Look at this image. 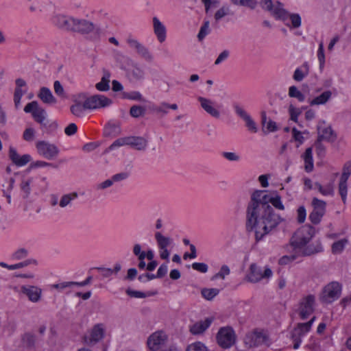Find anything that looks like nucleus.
Masks as SVG:
<instances>
[{
  "label": "nucleus",
  "mask_w": 351,
  "mask_h": 351,
  "mask_svg": "<svg viewBox=\"0 0 351 351\" xmlns=\"http://www.w3.org/2000/svg\"><path fill=\"white\" fill-rule=\"evenodd\" d=\"M265 192L255 191L252 194L246 211V228L248 231L254 230L256 241L261 240L283 220L269 205L271 204L276 208L283 210L285 206L280 197L278 195L272 197Z\"/></svg>",
  "instance_id": "1"
},
{
  "label": "nucleus",
  "mask_w": 351,
  "mask_h": 351,
  "mask_svg": "<svg viewBox=\"0 0 351 351\" xmlns=\"http://www.w3.org/2000/svg\"><path fill=\"white\" fill-rule=\"evenodd\" d=\"M315 234V229L309 225H305L299 228L290 239V245L293 252L302 256H308L323 251L320 243L306 245Z\"/></svg>",
  "instance_id": "2"
},
{
  "label": "nucleus",
  "mask_w": 351,
  "mask_h": 351,
  "mask_svg": "<svg viewBox=\"0 0 351 351\" xmlns=\"http://www.w3.org/2000/svg\"><path fill=\"white\" fill-rule=\"evenodd\" d=\"M273 274L271 269L266 266L263 270L256 263L250 265L249 273L247 274L245 279L250 282L256 283L263 279H268Z\"/></svg>",
  "instance_id": "3"
},
{
  "label": "nucleus",
  "mask_w": 351,
  "mask_h": 351,
  "mask_svg": "<svg viewBox=\"0 0 351 351\" xmlns=\"http://www.w3.org/2000/svg\"><path fill=\"white\" fill-rule=\"evenodd\" d=\"M217 341L220 347L227 349L233 346L236 341V335L232 327H223L217 334Z\"/></svg>",
  "instance_id": "4"
},
{
  "label": "nucleus",
  "mask_w": 351,
  "mask_h": 351,
  "mask_svg": "<svg viewBox=\"0 0 351 351\" xmlns=\"http://www.w3.org/2000/svg\"><path fill=\"white\" fill-rule=\"evenodd\" d=\"M261 7L269 12L275 18L283 21L288 17V12L282 8V4L277 1L274 5L272 0H261Z\"/></svg>",
  "instance_id": "5"
},
{
  "label": "nucleus",
  "mask_w": 351,
  "mask_h": 351,
  "mask_svg": "<svg viewBox=\"0 0 351 351\" xmlns=\"http://www.w3.org/2000/svg\"><path fill=\"white\" fill-rule=\"evenodd\" d=\"M341 291V285L337 282H332L324 287L320 299L323 302L331 303L340 297Z\"/></svg>",
  "instance_id": "6"
},
{
  "label": "nucleus",
  "mask_w": 351,
  "mask_h": 351,
  "mask_svg": "<svg viewBox=\"0 0 351 351\" xmlns=\"http://www.w3.org/2000/svg\"><path fill=\"white\" fill-rule=\"evenodd\" d=\"M112 104V100L103 95H95L84 99V106L88 110L105 108Z\"/></svg>",
  "instance_id": "7"
},
{
  "label": "nucleus",
  "mask_w": 351,
  "mask_h": 351,
  "mask_svg": "<svg viewBox=\"0 0 351 351\" xmlns=\"http://www.w3.org/2000/svg\"><path fill=\"white\" fill-rule=\"evenodd\" d=\"M315 298L313 295L304 297L300 302L298 314L303 320L307 319L314 311Z\"/></svg>",
  "instance_id": "8"
},
{
  "label": "nucleus",
  "mask_w": 351,
  "mask_h": 351,
  "mask_svg": "<svg viewBox=\"0 0 351 351\" xmlns=\"http://www.w3.org/2000/svg\"><path fill=\"white\" fill-rule=\"evenodd\" d=\"M36 147L38 153L48 160L55 158L59 154V149L56 145L45 141L37 142Z\"/></svg>",
  "instance_id": "9"
},
{
  "label": "nucleus",
  "mask_w": 351,
  "mask_h": 351,
  "mask_svg": "<svg viewBox=\"0 0 351 351\" xmlns=\"http://www.w3.org/2000/svg\"><path fill=\"white\" fill-rule=\"evenodd\" d=\"M326 203L324 201L320 200L317 197L313 199L312 206L313 210L309 215V219L313 223L317 224L320 222L326 212Z\"/></svg>",
  "instance_id": "10"
},
{
  "label": "nucleus",
  "mask_w": 351,
  "mask_h": 351,
  "mask_svg": "<svg viewBox=\"0 0 351 351\" xmlns=\"http://www.w3.org/2000/svg\"><path fill=\"white\" fill-rule=\"evenodd\" d=\"M24 111L26 113H32L34 120L42 125H45L44 121L45 119V110L39 107L38 103L36 101H33L28 103L24 108Z\"/></svg>",
  "instance_id": "11"
},
{
  "label": "nucleus",
  "mask_w": 351,
  "mask_h": 351,
  "mask_svg": "<svg viewBox=\"0 0 351 351\" xmlns=\"http://www.w3.org/2000/svg\"><path fill=\"white\" fill-rule=\"evenodd\" d=\"M167 340V336L162 331H157L148 337L147 344L151 350L156 351L165 344Z\"/></svg>",
  "instance_id": "12"
},
{
  "label": "nucleus",
  "mask_w": 351,
  "mask_h": 351,
  "mask_svg": "<svg viewBox=\"0 0 351 351\" xmlns=\"http://www.w3.org/2000/svg\"><path fill=\"white\" fill-rule=\"evenodd\" d=\"M266 337L261 331L254 330L247 333L244 337V343L247 348L258 346L265 341Z\"/></svg>",
  "instance_id": "13"
},
{
  "label": "nucleus",
  "mask_w": 351,
  "mask_h": 351,
  "mask_svg": "<svg viewBox=\"0 0 351 351\" xmlns=\"http://www.w3.org/2000/svg\"><path fill=\"white\" fill-rule=\"evenodd\" d=\"M104 325L103 324H97L91 329L90 337L86 338L85 341L88 344H95L104 338Z\"/></svg>",
  "instance_id": "14"
},
{
  "label": "nucleus",
  "mask_w": 351,
  "mask_h": 351,
  "mask_svg": "<svg viewBox=\"0 0 351 351\" xmlns=\"http://www.w3.org/2000/svg\"><path fill=\"white\" fill-rule=\"evenodd\" d=\"M95 28V25L92 22L85 19H75L73 32L86 34L93 32Z\"/></svg>",
  "instance_id": "15"
},
{
  "label": "nucleus",
  "mask_w": 351,
  "mask_h": 351,
  "mask_svg": "<svg viewBox=\"0 0 351 351\" xmlns=\"http://www.w3.org/2000/svg\"><path fill=\"white\" fill-rule=\"evenodd\" d=\"M9 158L14 164L18 167H22L27 164L30 162L32 158L29 154H24L23 156H20L15 148L12 147H10L9 149Z\"/></svg>",
  "instance_id": "16"
},
{
  "label": "nucleus",
  "mask_w": 351,
  "mask_h": 351,
  "mask_svg": "<svg viewBox=\"0 0 351 351\" xmlns=\"http://www.w3.org/2000/svg\"><path fill=\"white\" fill-rule=\"evenodd\" d=\"M75 19L64 15H57L53 18V23L62 29L73 32Z\"/></svg>",
  "instance_id": "17"
},
{
  "label": "nucleus",
  "mask_w": 351,
  "mask_h": 351,
  "mask_svg": "<svg viewBox=\"0 0 351 351\" xmlns=\"http://www.w3.org/2000/svg\"><path fill=\"white\" fill-rule=\"evenodd\" d=\"M127 43L130 47L135 49L136 52L145 60H151L152 59V56L149 50L138 40L132 38H128Z\"/></svg>",
  "instance_id": "18"
},
{
  "label": "nucleus",
  "mask_w": 351,
  "mask_h": 351,
  "mask_svg": "<svg viewBox=\"0 0 351 351\" xmlns=\"http://www.w3.org/2000/svg\"><path fill=\"white\" fill-rule=\"evenodd\" d=\"M85 98L86 95L84 93H81L75 96L73 100L74 104L71 106V112L73 115L81 117L84 110H88L84 106V102L82 104V101Z\"/></svg>",
  "instance_id": "19"
},
{
  "label": "nucleus",
  "mask_w": 351,
  "mask_h": 351,
  "mask_svg": "<svg viewBox=\"0 0 351 351\" xmlns=\"http://www.w3.org/2000/svg\"><path fill=\"white\" fill-rule=\"evenodd\" d=\"M127 145L137 150H144L147 146V141L142 136H127Z\"/></svg>",
  "instance_id": "20"
},
{
  "label": "nucleus",
  "mask_w": 351,
  "mask_h": 351,
  "mask_svg": "<svg viewBox=\"0 0 351 351\" xmlns=\"http://www.w3.org/2000/svg\"><path fill=\"white\" fill-rule=\"evenodd\" d=\"M22 292L25 294L29 300L33 302H36L40 300L41 289L34 286H23Z\"/></svg>",
  "instance_id": "21"
},
{
  "label": "nucleus",
  "mask_w": 351,
  "mask_h": 351,
  "mask_svg": "<svg viewBox=\"0 0 351 351\" xmlns=\"http://www.w3.org/2000/svg\"><path fill=\"white\" fill-rule=\"evenodd\" d=\"M154 32L160 43H163L166 39V27L157 17L153 18Z\"/></svg>",
  "instance_id": "22"
},
{
  "label": "nucleus",
  "mask_w": 351,
  "mask_h": 351,
  "mask_svg": "<svg viewBox=\"0 0 351 351\" xmlns=\"http://www.w3.org/2000/svg\"><path fill=\"white\" fill-rule=\"evenodd\" d=\"M198 101L200 102L202 108L209 114L215 118L219 117V112L213 106V102L208 99L202 97H198Z\"/></svg>",
  "instance_id": "23"
},
{
  "label": "nucleus",
  "mask_w": 351,
  "mask_h": 351,
  "mask_svg": "<svg viewBox=\"0 0 351 351\" xmlns=\"http://www.w3.org/2000/svg\"><path fill=\"white\" fill-rule=\"evenodd\" d=\"M213 319L206 318L204 321L196 322L190 327V332L193 335H199L203 333L211 324Z\"/></svg>",
  "instance_id": "24"
},
{
  "label": "nucleus",
  "mask_w": 351,
  "mask_h": 351,
  "mask_svg": "<svg viewBox=\"0 0 351 351\" xmlns=\"http://www.w3.org/2000/svg\"><path fill=\"white\" fill-rule=\"evenodd\" d=\"M38 97L45 103L47 104H53L56 103V99L53 96L51 90L46 87L40 88Z\"/></svg>",
  "instance_id": "25"
},
{
  "label": "nucleus",
  "mask_w": 351,
  "mask_h": 351,
  "mask_svg": "<svg viewBox=\"0 0 351 351\" xmlns=\"http://www.w3.org/2000/svg\"><path fill=\"white\" fill-rule=\"evenodd\" d=\"M121 132L119 124L109 123L104 130V134L105 136L116 137Z\"/></svg>",
  "instance_id": "26"
},
{
  "label": "nucleus",
  "mask_w": 351,
  "mask_h": 351,
  "mask_svg": "<svg viewBox=\"0 0 351 351\" xmlns=\"http://www.w3.org/2000/svg\"><path fill=\"white\" fill-rule=\"evenodd\" d=\"M332 97V92L330 90H326L319 96L311 100L309 104L311 106H318L326 104Z\"/></svg>",
  "instance_id": "27"
},
{
  "label": "nucleus",
  "mask_w": 351,
  "mask_h": 351,
  "mask_svg": "<svg viewBox=\"0 0 351 351\" xmlns=\"http://www.w3.org/2000/svg\"><path fill=\"white\" fill-rule=\"evenodd\" d=\"M313 149L308 147L306 149L303 158L304 160V169L306 172H311L313 169Z\"/></svg>",
  "instance_id": "28"
},
{
  "label": "nucleus",
  "mask_w": 351,
  "mask_h": 351,
  "mask_svg": "<svg viewBox=\"0 0 351 351\" xmlns=\"http://www.w3.org/2000/svg\"><path fill=\"white\" fill-rule=\"evenodd\" d=\"M318 130V142H320L324 140L330 141L332 138H335V137L332 136L334 132L330 127H326L323 129H320L319 128Z\"/></svg>",
  "instance_id": "29"
},
{
  "label": "nucleus",
  "mask_w": 351,
  "mask_h": 351,
  "mask_svg": "<svg viewBox=\"0 0 351 351\" xmlns=\"http://www.w3.org/2000/svg\"><path fill=\"white\" fill-rule=\"evenodd\" d=\"M314 185L315 189H317L323 195H332L334 193V186L332 183L322 186L319 182H315Z\"/></svg>",
  "instance_id": "30"
},
{
  "label": "nucleus",
  "mask_w": 351,
  "mask_h": 351,
  "mask_svg": "<svg viewBox=\"0 0 351 351\" xmlns=\"http://www.w3.org/2000/svg\"><path fill=\"white\" fill-rule=\"evenodd\" d=\"M110 74L109 72H105L104 76L101 78V82L96 84L95 87L99 91H107L110 89L109 82H110Z\"/></svg>",
  "instance_id": "31"
},
{
  "label": "nucleus",
  "mask_w": 351,
  "mask_h": 351,
  "mask_svg": "<svg viewBox=\"0 0 351 351\" xmlns=\"http://www.w3.org/2000/svg\"><path fill=\"white\" fill-rule=\"evenodd\" d=\"M155 238L160 249H165L171 244V239L163 236L160 232L155 234Z\"/></svg>",
  "instance_id": "32"
},
{
  "label": "nucleus",
  "mask_w": 351,
  "mask_h": 351,
  "mask_svg": "<svg viewBox=\"0 0 351 351\" xmlns=\"http://www.w3.org/2000/svg\"><path fill=\"white\" fill-rule=\"evenodd\" d=\"M348 243V240L346 238L333 243L331 247L332 253L335 254L341 253Z\"/></svg>",
  "instance_id": "33"
},
{
  "label": "nucleus",
  "mask_w": 351,
  "mask_h": 351,
  "mask_svg": "<svg viewBox=\"0 0 351 351\" xmlns=\"http://www.w3.org/2000/svg\"><path fill=\"white\" fill-rule=\"evenodd\" d=\"M31 263L36 264V261L35 260H27L24 262L14 264V265H8L5 263H1L0 265L3 267L8 268L10 270H14V269H19V268H21L23 267H26Z\"/></svg>",
  "instance_id": "34"
},
{
  "label": "nucleus",
  "mask_w": 351,
  "mask_h": 351,
  "mask_svg": "<svg viewBox=\"0 0 351 351\" xmlns=\"http://www.w3.org/2000/svg\"><path fill=\"white\" fill-rule=\"evenodd\" d=\"M289 96L290 97L297 98L300 101H303L305 99L304 95L295 86L289 87Z\"/></svg>",
  "instance_id": "35"
},
{
  "label": "nucleus",
  "mask_w": 351,
  "mask_h": 351,
  "mask_svg": "<svg viewBox=\"0 0 351 351\" xmlns=\"http://www.w3.org/2000/svg\"><path fill=\"white\" fill-rule=\"evenodd\" d=\"M77 197V193H72L69 194L64 195L60 201V206L64 208L69 205L72 199H74Z\"/></svg>",
  "instance_id": "36"
},
{
  "label": "nucleus",
  "mask_w": 351,
  "mask_h": 351,
  "mask_svg": "<svg viewBox=\"0 0 351 351\" xmlns=\"http://www.w3.org/2000/svg\"><path fill=\"white\" fill-rule=\"evenodd\" d=\"M302 257L300 254L298 253H296V252H293V254L290 256H284L281 257L279 259L278 263L281 265H287L289 263L296 260L297 258Z\"/></svg>",
  "instance_id": "37"
},
{
  "label": "nucleus",
  "mask_w": 351,
  "mask_h": 351,
  "mask_svg": "<svg viewBox=\"0 0 351 351\" xmlns=\"http://www.w3.org/2000/svg\"><path fill=\"white\" fill-rule=\"evenodd\" d=\"M219 292L217 289H203L201 291L202 296L208 300H211Z\"/></svg>",
  "instance_id": "38"
},
{
  "label": "nucleus",
  "mask_w": 351,
  "mask_h": 351,
  "mask_svg": "<svg viewBox=\"0 0 351 351\" xmlns=\"http://www.w3.org/2000/svg\"><path fill=\"white\" fill-rule=\"evenodd\" d=\"M145 110L141 106H133L131 107L130 114L134 118L143 116L145 114Z\"/></svg>",
  "instance_id": "39"
},
{
  "label": "nucleus",
  "mask_w": 351,
  "mask_h": 351,
  "mask_svg": "<svg viewBox=\"0 0 351 351\" xmlns=\"http://www.w3.org/2000/svg\"><path fill=\"white\" fill-rule=\"evenodd\" d=\"M232 3L243 6H247L251 9L255 8L257 2L256 0H231Z\"/></svg>",
  "instance_id": "40"
},
{
  "label": "nucleus",
  "mask_w": 351,
  "mask_h": 351,
  "mask_svg": "<svg viewBox=\"0 0 351 351\" xmlns=\"http://www.w3.org/2000/svg\"><path fill=\"white\" fill-rule=\"evenodd\" d=\"M339 191L343 203H346L347 195V181L341 180L339 184Z\"/></svg>",
  "instance_id": "41"
},
{
  "label": "nucleus",
  "mask_w": 351,
  "mask_h": 351,
  "mask_svg": "<svg viewBox=\"0 0 351 351\" xmlns=\"http://www.w3.org/2000/svg\"><path fill=\"white\" fill-rule=\"evenodd\" d=\"M304 323H299L297 324V326L292 331V335H294V337H302L306 332H308L310 330H307L306 327L301 326Z\"/></svg>",
  "instance_id": "42"
},
{
  "label": "nucleus",
  "mask_w": 351,
  "mask_h": 351,
  "mask_svg": "<svg viewBox=\"0 0 351 351\" xmlns=\"http://www.w3.org/2000/svg\"><path fill=\"white\" fill-rule=\"evenodd\" d=\"M289 19L291 21V25L293 28H298L301 25V18L299 14H289L288 13V17L286 19Z\"/></svg>",
  "instance_id": "43"
},
{
  "label": "nucleus",
  "mask_w": 351,
  "mask_h": 351,
  "mask_svg": "<svg viewBox=\"0 0 351 351\" xmlns=\"http://www.w3.org/2000/svg\"><path fill=\"white\" fill-rule=\"evenodd\" d=\"M209 21H204L203 25L201 27L199 34L197 35V38L199 40H202L208 33L209 32Z\"/></svg>",
  "instance_id": "44"
},
{
  "label": "nucleus",
  "mask_w": 351,
  "mask_h": 351,
  "mask_svg": "<svg viewBox=\"0 0 351 351\" xmlns=\"http://www.w3.org/2000/svg\"><path fill=\"white\" fill-rule=\"evenodd\" d=\"M186 351H207V348L202 343L195 342L189 346Z\"/></svg>",
  "instance_id": "45"
},
{
  "label": "nucleus",
  "mask_w": 351,
  "mask_h": 351,
  "mask_svg": "<svg viewBox=\"0 0 351 351\" xmlns=\"http://www.w3.org/2000/svg\"><path fill=\"white\" fill-rule=\"evenodd\" d=\"M127 137L118 138L106 150V152H108L117 147L127 145Z\"/></svg>",
  "instance_id": "46"
},
{
  "label": "nucleus",
  "mask_w": 351,
  "mask_h": 351,
  "mask_svg": "<svg viewBox=\"0 0 351 351\" xmlns=\"http://www.w3.org/2000/svg\"><path fill=\"white\" fill-rule=\"evenodd\" d=\"M126 293L128 295H130V297L137 298H145L147 296H150V295H152L150 293H143V292H141V291H132V290H130V289H128L126 291Z\"/></svg>",
  "instance_id": "47"
},
{
  "label": "nucleus",
  "mask_w": 351,
  "mask_h": 351,
  "mask_svg": "<svg viewBox=\"0 0 351 351\" xmlns=\"http://www.w3.org/2000/svg\"><path fill=\"white\" fill-rule=\"evenodd\" d=\"M351 174V162H347L344 165L343 172L340 178L341 180L348 181Z\"/></svg>",
  "instance_id": "48"
},
{
  "label": "nucleus",
  "mask_w": 351,
  "mask_h": 351,
  "mask_svg": "<svg viewBox=\"0 0 351 351\" xmlns=\"http://www.w3.org/2000/svg\"><path fill=\"white\" fill-rule=\"evenodd\" d=\"M25 92L21 88H15L14 94V102L16 108H18L20 106L21 99Z\"/></svg>",
  "instance_id": "49"
},
{
  "label": "nucleus",
  "mask_w": 351,
  "mask_h": 351,
  "mask_svg": "<svg viewBox=\"0 0 351 351\" xmlns=\"http://www.w3.org/2000/svg\"><path fill=\"white\" fill-rule=\"evenodd\" d=\"M306 212L304 206H300L297 210V221L302 223L306 219Z\"/></svg>",
  "instance_id": "50"
},
{
  "label": "nucleus",
  "mask_w": 351,
  "mask_h": 351,
  "mask_svg": "<svg viewBox=\"0 0 351 351\" xmlns=\"http://www.w3.org/2000/svg\"><path fill=\"white\" fill-rule=\"evenodd\" d=\"M289 112L291 119L294 122H298V117L301 114L302 111L300 109L295 108L293 105H290Z\"/></svg>",
  "instance_id": "51"
},
{
  "label": "nucleus",
  "mask_w": 351,
  "mask_h": 351,
  "mask_svg": "<svg viewBox=\"0 0 351 351\" xmlns=\"http://www.w3.org/2000/svg\"><path fill=\"white\" fill-rule=\"evenodd\" d=\"M317 58L319 61L320 68L322 69L325 62V56H324V45L323 43H321L319 45V49L317 51Z\"/></svg>",
  "instance_id": "52"
},
{
  "label": "nucleus",
  "mask_w": 351,
  "mask_h": 351,
  "mask_svg": "<svg viewBox=\"0 0 351 351\" xmlns=\"http://www.w3.org/2000/svg\"><path fill=\"white\" fill-rule=\"evenodd\" d=\"M230 273V270L228 266L223 265L221 266L219 271L215 275L214 278H220L221 279H224L226 276L229 275Z\"/></svg>",
  "instance_id": "53"
},
{
  "label": "nucleus",
  "mask_w": 351,
  "mask_h": 351,
  "mask_svg": "<svg viewBox=\"0 0 351 351\" xmlns=\"http://www.w3.org/2000/svg\"><path fill=\"white\" fill-rule=\"evenodd\" d=\"M234 109L235 110V112L237 113V114L240 117L241 119H243V120H245L247 118H248L249 117H250L246 112L245 110L242 108L240 106H239L238 104H235L234 105Z\"/></svg>",
  "instance_id": "54"
},
{
  "label": "nucleus",
  "mask_w": 351,
  "mask_h": 351,
  "mask_svg": "<svg viewBox=\"0 0 351 351\" xmlns=\"http://www.w3.org/2000/svg\"><path fill=\"white\" fill-rule=\"evenodd\" d=\"M193 269L202 273H206L208 271V265L204 263H194L192 264Z\"/></svg>",
  "instance_id": "55"
},
{
  "label": "nucleus",
  "mask_w": 351,
  "mask_h": 351,
  "mask_svg": "<svg viewBox=\"0 0 351 351\" xmlns=\"http://www.w3.org/2000/svg\"><path fill=\"white\" fill-rule=\"evenodd\" d=\"M306 75L307 74H306L302 69L298 68L293 73V78L297 82H300Z\"/></svg>",
  "instance_id": "56"
},
{
  "label": "nucleus",
  "mask_w": 351,
  "mask_h": 351,
  "mask_svg": "<svg viewBox=\"0 0 351 351\" xmlns=\"http://www.w3.org/2000/svg\"><path fill=\"white\" fill-rule=\"evenodd\" d=\"M229 12V8L226 7H222L219 10H218L215 14V19L216 21H219L228 14Z\"/></svg>",
  "instance_id": "57"
},
{
  "label": "nucleus",
  "mask_w": 351,
  "mask_h": 351,
  "mask_svg": "<svg viewBox=\"0 0 351 351\" xmlns=\"http://www.w3.org/2000/svg\"><path fill=\"white\" fill-rule=\"evenodd\" d=\"M35 131L33 128H27L23 132V138L27 141H31L34 139Z\"/></svg>",
  "instance_id": "58"
},
{
  "label": "nucleus",
  "mask_w": 351,
  "mask_h": 351,
  "mask_svg": "<svg viewBox=\"0 0 351 351\" xmlns=\"http://www.w3.org/2000/svg\"><path fill=\"white\" fill-rule=\"evenodd\" d=\"M124 97L132 100H138L141 101L142 99V95L139 92H131L124 93Z\"/></svg>",
  "instance_id": "59"
},
{
  "label": "nucleus",
  "mask_w": 351,
  "mask_h": 351,
  "mask_svg": "<svg viewBox=\"0 0 351 351\" xmlns=\"http://www.w3.org/2000/svg\"><path fill=\"white\" fill-rule=\"evenodd\" d=\"M244 121H245L246 126L249 130L254 133L257 132L256 125L250 117H249Z\"/></svg>",
  "instance_id": "60"
},
{
  "label": "nucleus",
  "mask_w": 351,
  "mask_h": 351,
  "mask_svg": "<svg viewBox=\"0 0 351 351\" xmlns=\"http://www.w3.org/2000/svg\"><path fill=\"white\" fill-rule=\"evenodd\" d=\"M27 255V251L24 248H21L13 254V258L16 260H21L25 258Z\"/></svg>",
  "instance_id": "61"
},
{
  "label": "nucleus",
  "mask_w": 351,
  "mask_h": 351,
  "mask_svg": "<svg viewBox=\"0 0 351 351\" xmlns=\"http://www.w3.org/2000/svg\"><path fill=\"white\" fill-rule=\"evenodd\" d=\"M133 252L136 256H138V259H145V252H141V247L139 244H135L133 248Z\"/></svg>",
  "instance_id": "62"
},
{
  "label": "nucleus",
  "mask_w": 351,
  "mask_h": 351,
  "mask_svg": "<svg viewBox=\"0 0 351 351\" xmlns=\"http://www.w3.org/2000/svg\"><path fill=\"white\" fill-rule=\"evenodd\" d=\"M77 127L75 123H70L64 129V132L67 136L73 135L77 132Z\"/></svg>",
  "instance_id": "63"
},
{
  "label": "nucleus",
  "mask_w": 351,
  "mask_h": 351,
  "mask_svg": "<svg viewBox=\"0 0 351 351\" xmlns=\"http://www.w3.org/2000/svg\"><path fill=\"white\" fill-rule=\"evenodd\" d=\"M167 273V265L166 264H162L157 271L156 276L158 278H163Z\"/></svg>",
  "instance_id": "64"
}]
</instances>
